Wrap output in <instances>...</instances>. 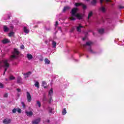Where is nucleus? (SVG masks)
<instances>
[{
    "label": "nucleus",
    "instance_id": "58836bf2",
    "mask_svg": "<svg viewBox=\"0 0 124 124\" xmlns=\"http://www.w3.org/2000/svg\"><path fill=\"white\" fill-rule=\"evenodd\" d=\"M3 88V84L2 83H0V88Z\"/></svg>",
    "mask_w": 124,
    "mask_h": 124
},
{
    "label": "nucleus",
    "instance_id": "a18cd8bd",
    "mask_svg": "<svg viewBox=\"0 0 124 124\" xmlns=\"http://www.w3.org/2000/svg\"><path fill=\"white\" fill-rule=\"evenodd\" d=\"M46 123H50V120H49L48 119H47L46 121Z\"/></svg>",
    "mask_w": 124,
    "mask_h": 124
},
{
    "label": "nucleus",
    "instance_id": "79ce46f5",
    "mask_svg": "<svg viewBox=\"0 0 124 124\" xmlns=\"http://www.w3.org/2000/svg\"><path fill=\"white\" fill-rule=\"evenodd\" d=\"M21 49H24L25 48V46H24V45H22L20 46Z\"/></svg>",
    "mask_w": 124,
    "mask_h": 124
},
{
    "label": "nucleus",
    "instance_id": "7ed1b4c3",
    "mask_svg": "<svg viewBox=\"0 0 124 124\" xmlns=\"http://www.w3.org/2000/svg\"><path fill=\"white\" fill-rule=\"evenodd\" d=\"M4 67L5 70L4 71L3 75L5 74V71L7 70V68L9 67V63H8V60L7 59H5L3 60H2L1 61H0V68L1 67Z\"/></svg>",
    "mask_w": 124,
    "mask_h": 124
},
{
    "label": "nucleus",
    "instance_id": "423d86ee",
    "mask_svg": "<svg viewBox=\"0 0 124 124\" xmlns=\"http://www.w3.org/2000/svg\"><path fill=\"white\" fill-rule=\"evenodd\" d=\"M41 121V118H38L37 119L33 120L32 121V124H39V123H40Z\"/></svg>",
    "mask_w": 124,
    "mask_h": 124
},
{
    "label": "nucleus",
    "instance_id": "5701e85b",
    "mask_svg": "<svg viewBox=\"0 0 124 124\" xmlns=\"http://www.w3.org/2000/svg\"><path fill=\"white\" fill-rule=\"evenodd\" d=\"M103 1H105L106 2H109V1H111V0H100V4H102Z\"/></svg>",
    "mask_w": 124,
    "mask_h": 124
},
{
    "label": "nucleus",
    "instance_id": "72a5a7b5",
    "mask_svg": "<svg viewBox=\"0 0 124 124\" xmlns=\"http://www.w3.org/2000/svg\"><path fill=\"white\" fill-rule=\"evenodd\" d=\"M21 104L23 108H26V105L25 104V103H24L23 102H22Z\"/></svg>",
    "mask_w": 124,
    "mask_h": 124
},
{
    "label": "nucleus",
    "instance_id": "5fc2aeb1",
    "mask_svg": "<svg viewBox=\"0 0 124 124\" xmlns=\"http://www.w3.org/2000/svg\"><path fill=\"white\" fill-rule=\"evenodd\" d=\"M87 1H89V0H86Z\"/></svg>",
    "mask_w": 124,
    "mask_h": 124
},
{
    "label": "nucleus",
    "instance_id": "f03ea898",
    "mask_svg": "<svg viewBox=\"0 0 124 124\" xmlns=\"http://www.w3.org/2000/svg\"><path fill=\"white\" fill-rule=\"evenodd\" d=\"M93 45V42L91 41H88L86 42V44L85 45H83L82 47L83 48H86L87 49L88 52L90 53V54H95V52L93 51V49H92V46Z\"/></svg>",
    "mask_w": 124,
    "mask_h": 124
},
{
    "label": "nucleus",
    "instance_id": "c85d7f7f",
    "mask_svg": "<svg viewBox=\"0 0 124 124\" xmlns=\"http://www.w3.org/2000/svg\"><path fill=\"white\" fill-rule=\"evenodd\" d=\"M93 16V12H90L88 15V19H90Z\"/></svg>",
    "mask_w": 124,
    "mask_h": 124
},
{
    "label": "nucleus",
    "instance_id": "39448f33",
    "mask_svg": "<svg viewBox=\"0 0 124 124\" xmlns=\"http://www.w3.org/2000/svg\"><path fill=\"white\" fill-rule=\"evenodd\" d=\"M75 6H82V8H83L84 10L87 9V6L82 3H76L75 4Z\"/></svg>",
    "mask_w": 124,
    "mask_h": 124
},
{
    "label": "nucleus",
    "instance_id": "a878e982",
    "mask_svg": "<svg viewBox=\"0 0 124 124\" xmlns=\"http://www.w3.org/2000/svg\"><path fill=\"white\" fill-rule=\"evenodd\" d=\"M98 32L99 33H103V32H104V29H99Z\"/></svg>",
    "mask_w": 124,
    "mask_h": 124
},
{
    "label": "nucleus",
    "instance_id": "f704fd0d",
    "mask_svg": "<svg viewBox=\"0 0 124 124\" xmlns=\"http://www.w3.org/2000/svg\"><path fill=\"white\" fill-rule=\"evenodd\" d=\"M37 104L38 105L39 107L41 106V104H40V102H39V101H37Z\"/></svg>",
    "mask_w": 124,
    "mask_h": 124
},
{
    "label": "nucleus",
    "instance_id": "de8ad7c7",
    "mask_svg": "<svg viewBox=\"0 0 124 124\" xmlns=\"http://www.w3.org/2000/svg\"><path fill=\"white\" fill-rule=\"evenodd\" d=\"M74 29H72L71 31H70V32H72L73 31Z\"/></svg>",
    "mask_w": 124,
    "mask_h": 124
},
{
    "label": "nucleus",
    "instance_id": "e433bc0d",
    "mask_svg": "<svg viewBox=\"0 0 124 124\" xmlns=\"http://www.w3.org/2000/svg\"><path fill=\"white\" fill-rule=\"evenodd\" d=\"M4 97H7L8 96V94L7 93H5L3 95Z\"/></svg>",
    "mask_w": 124,
    "mask_h": 124
},
{
    "label": "nucleus",
    "instance_id": "2f4dec72",
    "mask_svg": "<svg viewBox=\"0 0 124 124\" xmlns=\"http://www.w3.org/2000/svg\"><path fill=\"white\" fill-rule=\"evenodd\" d=\"M17 109V111L20 114L21 113V112H22V109H21V108H16Z\"/></svg>",
    "mask_w": 124,
    "mask_h": 124
},
{
    "label": "nucleus",
    "instance_id": "c756f323",
    "mask_svg": "<svg viewBox=\"0 0 124 124\" xmlns=\"http://www.w3.org/2000/svg\"><path fill=\"white\" fill-rule=\"evenodd\" d=\"M91 3L93 5H94L95 3H96V1L95 0H93L92 2Z\"/></svg>",
    "mask_w": 124,
    "mask_h": 124
},
{
    "label": "nucleus",
    "instance_id": "f257e3e1",
    "mask_svg": "<svg viewBox=\"0 0 124 124\" xmlns=\"http://www.w3.org/2000/svg\"><path fill=\"white\" fill-rule=\"evenodd\" d=\"M78 11V8H73L71 12V16L69 17L70 20L71 21H75L76 19H79V20L83 18L82 15L77 13Z\"/></svg>",
    "mask_w": 124,
    "mask_h": 124
},
{
    "label": "nucleus",
    "instance_id": "1a4fd4ad",
    "mask_svg": "<svg viewBox=\"0 0 124 124\" xmlns=\"http://www.w3.org/2000/svg\"><path fill=\"white\" fill-rule=\"evenodd\" d=\"M27 97L29 102H31V94L29 92H27Z\"/></svg>",
    "mask_w": 124,
    "mask_h": 124
},
{
    "label": "nucleus",
    "instance_id": "3c124183",
    "mask_svg": "<svg viewBox=\"0 0 124 124\" xmlns=\"http://www.w3.org/2000/svg\"><path fill=\"white\" fill-rule=\"evenodd\" d=\"M8 19H10V16H9Z\"/></svg>",
    "mask_w": 124,
    "mask_h": 124
},
{
    "label": "nucleus",
    "instance_id": "cd10ccee",
    "mask_svg": "<svg viewBox=\"0 0 124 124\" xmlns=\"http://www.w3.org/2000/svg\"><path fill=\"white\" fill-rule=\"evenodd\" d=\"M13 35H14V32L13 31H11L8 34V36H10V37L11 36H13Z\"/></svg>",
    "mask_w": 124,
    "mask_h": 124
},
{
    "label": "nucleus",
    "instance_id": "a211bd4d",
    "mask_svg": "<svg viewBox=\"0 0 124 124\" xmlns=\"http://www.w3.org/2000/svg\"><path fill=\"white\" fill-rule=\"evenodd\" d=\"M57 47V42L55 41H52V48H56Z\"/></svg>",
    "mask_w": 124,
    "mask_h": 124
},
{
    "label": "nucleus",
    "instance_id": "4468645a",
    "mask_svg": "<svg viewBox=\"0 0 124 124\" xmlns=\"http://www.w3.org/2000/svg\"><path fill=\"white\" fill-rule=\"evenodd\" d=\"M82 28H84V26H81V25H79L77 28V31H78L79 32H81V29Z\"/></svg>",
    "mask_w": 124,
    "mask_h": 124
},
{
    "label": "nucleus",
    "instance_id": "c03bdc74",
    "mask_svg": "<svg viewBox=\"0 0 124 124\" xmlns=\"http://www.w3.org/2000/svg\"><path fill=\"white\" fill-rule=\"evenodd\" d=\"M39 61H40V62H42V61H43V58H40V59H39Z\"/></svg>",
    "mask_w": 124,
    "mask_h": 124
},
{
    "label": "nucleus",
    "instance_id": "0eeeda50",
    "mask_svg": "<svg viewBox=\"0 0 124 124\" xmlns=\"http://www.w3.org/2000/svg\"><path fill=\"white\" fill-rule=\"evenodd\" d=\"M48 95L50 98V102H51V101H52V95H53V88H51V89L50 90V91L48 92Z\"/></svg>",
    "mask_w": 124,
    "mask_h": 124
},
{
    "label": "nucleus",
    "instance_id": "393cba45",
    "mask_svg": "<svg viewBox=\"0 0 124 124\" xmlns=\"http://www.w3.org/2000/svg\"><path fill=\"white\" fill-rule=\"evenodd\" d=\"M68 9H69V7H64L63 10H62V12H65V11L68 10Z\"/></svg>",
    "mask_w": 124,
    "mask_h": 124
},
{
    "label": "nucleus",
    "instance_id": "bb28decb",
    "mask_svg": "<svg viewBox=\"0 0 124 124\" xmlns=\"http://www.w3.org/2000/svg\"><path fill=\"white\" fill-rule=\"evenodd\" d=\"M62 115H65L66 114V109L64 108L63 110L62 111Z\"/></svg>",
    "mask_w": 124,
    "mask_h": 124
},
{
    "label": "nucleus",
    "instance_id": "864d4df0",
    "mask_svg": "<svg viewBox=\"0 0 124 124\" xmlns=\"http://www.w3.org/2000/svg\"><path fill=\"white\" fill-rule=\"evenodd\" d=\"M59 30H60L61 31V27H60V28H59Z\"/></svg>",
    "mask_w": 124,
    "mask_h": 124
},
{
    "label": "nucleus",
    "instance_id": "c9c22d12",
    "mask_svg": "<svg viewBox=\"0 0 124 124\" xmlns=\"http://www.w3.org/2000/svg\"><path fill=\"white\" fill-rule=\"evenodd\" d=\"M47 100V98H46V96L45 95L44 96V98H43V101H46Z\"/></svg>",
    "mask_w": 124,
    "mask_h": 124
},
{
    "label": "nucleus",
    "instance_id": "f3484780",
    "mask_svg": "<svg viewBox=\"0 0 124 124\" xmlns=\"http://www.w3.org/2000/svg\"><path fill=\"white\" fill-rule=\"evenodd\" d=\"M17 83L18 84H22L23 83V82L22 81V78H21V77H18L17 78Z\"/></svg>",
    "mask_w": 124,
    "mask_h": 124
},
{
    "label": "nucleus",
    "instance_id": "dca6fc26",
    "mask_svg": "<svg viewBox=\"0 0 124 124\" xmlns=\"http://www.w3.org/2000/svg\"><path fill=\"white\" fill-rule=\"evenodd\" d=\"M27 58L29 60H32V55L30 54V53L27 54Z\"/></svg>",
    "mask_w": 124,
    "mask_h": 124
},
{
    "label": "nucleus",
    "instance_id": "ddd939ff",
    "mask_svg": "<svg viewBox=\"0 0 124 124\" xmlns=\"http://www.w3.org/2000/svg\"><path fill=\"white\" fill-rule=\"evenodd\" d=\"M42 86L44 87V89H47V83H46V81H43L42 82Z\"/></svg>",
    "mask_w": 124,
    "mask_h": 124
},
{
    "label": "nucleus",
    "instance_id": "b1692460",
    "mask_svg": "<svg viewBox=\"0 0 124 124\" xmlns=\"http://www.w3.org/2000/svg\"><path fill=\"white\" fill-rule=\"evenodd\" d=\"M100 10H101V11H102V12H105V11H106L105 8L102 6L100 8Z\"/></svg>",
    "mask_w": 124,
    "mask_h": 124
},
{
    "label": "nucleus",
    "instance_id": "7c9ffc66",
    "mask_svg": "<svg viewBox=\"0 0 124 124\" xmlns=\"http://www.w3.org/2000/svg\"><path fill=\"white\" fill-rule=\"evenodd\" d=\"M12 113H13L14 114H15V113H16V112H17V108H14L12 110Z\"/></svg>",
    "mask_w": 124,
    "mask_h": 124
},
{
    "label": "nucleus",
    "instance_id": "4d7b16f0",
    "mask_svg": "<svg viewBox=\"0 0 124 124\" xmlns=\"http://www.w3.org/2000/svg\"><path fill=\"white\" fill-rule=\"evenodd\" d=\"M87 58H89V56H87Z\"/></svg>",
    "mask_w": 124,
    "mask_h": 124
},
{
    "label": "nucleus",
    "instance_id": "6e6d98bb",
    "mask_svg": "<svg viewBox=\"0 0 124 124\" xmlns=\"http://www.w3.org/2000/svg\"><path fill=\"white\" fill-rule=\"evenodd\" d=\"M25 76V77H26V76H27V75H24Z\"/></svg>",
    "mask_w": 124,
    "mask_h": 124
},
{
    "label": "nucleus",
    "instance_id": "f8f14e48",
    "mask_svg": "<svg viewBox=\"0 0 124 124\" xmlns=\"http://www.w3.org/2000/svg\"><path fill=\"white\" fill-rule=\"evenodd\" d=\"M3 30L4 32H7L9 31V28L7 26L4 25L3 27Z\"/></svg>",
    "mask_w": 124,
    "mask_h": 124
},
{
    "label": "nucleus",
    "instance_id": "37998d69",
    "mask_svg": "<svg viewBox=\"0 0 124 124\" xmlns=\"http://www.w3.org/2000/svg\"><path fill=\"white\" fill-rule=\"evenodd\" d=\"M119 8H120V9H123V8H124V7L122 6H120Z\"/></svg>",
    "mask_w": 124,
    "mask_h": 124
},
{
    "label": "nucleus",
    "instance_id": "2eb2a0df",
    "mask_svg": "<svg viewBox=\"0 0 124 124\" xmlns=\"http://www.w3.org/2000/svg\"><path fill=\"white\" fill-rule=\"evenodd\" d=\"M2 42L3 44H6V43H9L10 41L8 39H4L2 41Z\"/></svg>",
    "mask_w": 124,
    "mask_h": 124
},
{
    "label": "nucleus",
    "instance_id": "13d9d810",
    "mask_svg": "<svg viewBox=\"0 0 124 124\" xmlns=\"http://www.w3.org/2000/svg\"><path fill=\"white\" fill-rule=\"evenodd\" d=\"M6 81H7V78H6Z\"/></svg>",
    "mask_w": 124,
    "mask_h": 124
},
{
    "label": "nucleus",
    "instance_id": "6ab92c4d",
    "mask_svg": "<svg viewBox=\"0 0 124 124\" xmlns=\"http://www.w3.org/2000/svg\"><path fill=\"white\" fill-rule=\"evenodd\" d=\"M45 62L46 64H50V60H48L47 58H46L45 59Z\"/></svg>",
    "mask_w": 124,
    "mask_h": 124
},
{
    "label": "nucleus",
    "instance_id": "9b49d317",
    "mask_svg": "<svg viewBox=\"0 0 124 124\" xmlns=\"http://www.w3.org/2000/svg\"><path fill=\"white\" fill-rule=\"evenodd\" d=\"M23 31L25 33H29L30 32V30L28 29V27L26 26L23 27Z\"/></svg>",
    "mask_w": 124,
    "mask_h": 124
},
{
    "label": "nucleus",
    "instance_id": "603ef678",
    "mask_svg": "<svg viewBox=\"0 0 124 124\" xmlns=\"http://www.w3.org/2000/svg\"><path fill=\"white\" fill-rule=\"evenodd\" d=\"M38 24H40V22H38Z\"/></svg>",
    "mask_w": 124,
    "mask_h": 124
},
{
    "label": "nucleus",
    "instance_id": "9d476101",
    "mask_svg": "<svg viewBox=\"0 0 124 124\" xmlns=\"http://www.w3.org/2000/svg\"><path fill=\"white\" fill-rule=\"evenodd\" d=\"M11 120L10 119L6 118L3 121V124H10Z\"/></svg>",
    "mask_w": 124,
    "mask_h": 124
},
{
    "label": "nucleus",
    "instance_id": "4be33fe9",
    "mask_svg": "<svg viewBox=\"0 0 124 124\" xmlns=\"http://www.w3.org/2000/svg\"><path fill=\"white\" fill-rule=\"evenodd\" d=\"M48 110L49 112V113H51V114H54V112H53V110H54L53 108H48Z\"/></svg>",
    "mask_w": 124,
    "mask_h": 124
},
{
    "label": "nucleus",
    "instance_id": "aec40b11",
    "mask_svg": "<svg viewBox=\"0 0 124 124\" xmlns=\"http://www.w3.org/2000/svg\"><path fill=\"white\" fill-rule=\"evenodd\" d=\"M31 74V72H28V73L23 74V75H27V76H25V78H28Z\"/></svg>",
    "mask_w": 124,
    "mask_h": 124
},
{
    "label": "nucleus",
    "instance_id": "8fccbe9b",
    "mask_svg": "<svg viewBox=\"0 0 124 124\" xmlns=\"http://www.w3.org/2000/svg\"><path fill=\"white\" fill-rule=\"evenodd\" d=\"M82 39H83V41L86 40V38H83Z\"/></svg>",
    "mask_w": 124,
    "mask_h": 124
},
{
    "label": "nucleus",
    "instance_id": "412c9836",
    "mask_svg": "<svg viewBox=\"0 0 124 124\" xmlns=\"http://www.w3.org/2000/svg\"><path fill=\"white\" fill-rule=\"evenodd\" d=\"M34 86L36 88H37L38 89L39 88V82H38V81H35Z\"/></svg>",
    "mask_w": 124,
    "mask_h": 124
},
{
    "label": "nucleus",
    "instance_id": "20e7f679",
    "mask_svg": "<svg viewBox=\"0 0 124 124\" xmlns=\"http://www.w3.org/2000/svg\"><path fill=\"white\" fill-rule=\"evenodd\" d=\"M19 54H20V52H19L18 49L14 48V52L10 57L11 60L12 61L13 59H17L19 57Z\"/></svg>",
    "mask_w": 124,
    "mask_h": 124
},
{
    "label": "nucleus",
    "instance_id": "473e14b6",
    "mask_svg": "<svg viewBox=\"0 0 124 124\" xmlns=\"http://www.w3.org/2000/svg\"><path fill=\"white\" fill-rule=\"evenodd\" d=\"M45 30H46V31H49L51 30V28L50 27L46 28V27H45Z\"/></svg>",
    "mask_w": 124,
    "mask_h": 124
},
{
    "label": "nucleus",
    "instance_id": "a19ab883",
    "mask_svg": "<svg viewBox=\"0 0 124 124\" xmlns=\"http://www.w3.org/2000/svg\"><path fill=\"white\" fill-rule=\"evenodd\" d=\"M16 91L18 92V93H20L21 92V89H19V88H17L16 89Z\"/></svg>",
    "mask_w": 124,
    "mask_h": 124
},
{
    "label": "nucleus",
    "instance_id": "ea45409f",
    "mask_svg": "<svg viewBox=\"0 0 124 124\" xmlns=\"http://www.w3.org/2000/svg\"><path fill=\"white\" fill-rule=\"evenodd\" d=\"M58 25H59V22L58 21H56V23L55 24V27H57V26H58Z\"/></svg>",
    "mask_w": 124,
    "mask_h": 124
},
{
    "label": "nucleus",
    "instance_id": "09e8293b",
    "mask_svg": "<svg viewBox=\"0 0 124 124\" xmlns=\"http://www.w3.org/2000/svg\"><path fill=\"white\" fill-rule=\"evenodd\" d=\"M88 32H92V30H89V31H88Z\"/></svg>",
    "mask_w": 124,
    "mask_h": 124
},
{
    "label": "nucleus",
    "instance_id": "6e6552de",
    "mask_svg": "<svg viewBox=\"0 0 124 124\" xmlns=\"http://www.w3.org/2000/svg\"><path fill=\"white\" fill-rule=\"evenodd\" d=\"M25 113L27 115V117H31L32 115H33V112H32V111H28L27 110H26Z\"/></svg>",
    "mask_w": 124,
    "mask_h": 124
},
{
    "label": "nucleus",
    "instance_id": "4c0bfd02",
    "mask_svg": "<svg viewBox=\"0 0 124 124\" xmlns=\"http://www.w3.org/2000/svg\"><path fill=\"white\" fill-rule=\"evenodd\" d=\"M9 79H10V80H13L14 79V77L12 76L10 77Z\"/></svg>",
    "mask_w": 124,
    "mask_h": 124
},
{
    "label": "nucleus",
    "instance_id": "49530a36",
    "mask_svg": "<svg viewBox=\"0 0 124 124\" xmlns=\"http://www.w3.org/2000/svg\"><path fill=\"white\" fill-rule=\"evenodd\" d=\"M10 28H11V30H12L14 28V27L13 26H11Z\"/></svg>",
    "mask_w": 124,
    "mask_h": 124
}]
</instances>
